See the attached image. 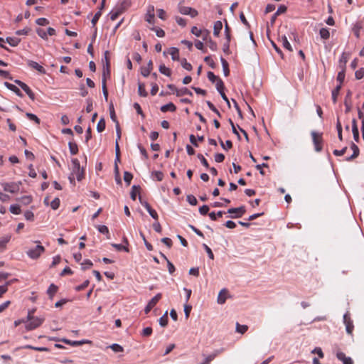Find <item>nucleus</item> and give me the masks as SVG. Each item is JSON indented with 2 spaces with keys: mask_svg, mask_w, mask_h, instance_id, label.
I'll use <instances>...</instances> for the list:
<instances>
[{
  "mask_svg": "<svg viewBox=\"0 0 364 364\" xmlns=\"http://www.w3.org/2000/svg\"><path fill=\"white\" fill-rule=\"evenodd\" d=\"M176 109V107L172 102H169L167 105H163L161 107V111L163 112H174Z\"/></svg>",
  "mask_w": 364,
  "mask_h": 364,
  "instance_id": "obj_19",
  "label": "nucleus"
},
{
  "mask_svg": "<svg viewBox=\"0 0 364 364\" xmlns=\"http://www.w3.org/2000/svg\"><path fill=\"white\" fill-rule=\"evenodd\" d=\"M207 77L208 78V80L214 83L220 77L216 76L213 72L211 71H208V73H207Z\"/></svg>",
  "mask_w": 364,
  "mask_h": 364,
  "instance_id": "obj_50",
  "label": "nucleus"
},
{
  "mask_svg": "<svg viewBox=\"0 0 364 364\" xmlns=\"http://www.w3.org/2000/svg\"><path fill=\"white\" fill-rule=\"evenodd\" d=\"M26 116L29 120L35 122L36 124H40V119L34 114L27 112Z\"/></svg>",
  "mask_w": 364,
  "mask_h": 364,
  "instance_id": "obj_46",
  "label": "nucleus"
},
{
  "mask_svg": "<svg viewBox=\"0 0 364 364\" xmlns=\"http://www.w3.org/2000/svg\"><path fill=\"white\" fill-rule=\"evenodd\" d=\"M62 342L66 343V344H69L70 346H81L84 343H88L90 341H86V340H82V341H70V340H68V339H66V338H63L61 340Z\"/></svg>",
  "mask_w": 364,
  "mask_h": 364,
  "instance_id": "obj_16",
  "label": "nucleus"
},
{
  "mask_svg": "<svg viewBox=\"0 0 364 364\" xmlns=\"http://www.w3.org/2000/svg\"><path fill=\"white\" fill-rule=\"evenodd\" d=\"M197 157L199 159V160L200 161L201 164L207 168H209V164L208 162V161L205 159V157L201 154H198L197 155Z\"/></svg>",
  "mask_w": 364,
  "mask_h": 364,
  "instance_id": "obj_58",
  "label": "nucleus"
},
{
  "mask_svg": "<svg viewBox=\"0 0 364 364\" xmlns=\"http://www.w3.org/2000/svg\"><path fill=\"white\" fill-rule=\"evenodd\" d=\"M312 141L314 145L315 151L320 152L323 149V137L322 133H318L315 131H312L311 133Z\"/></svg>",
  "mask_w": 364,
  "mask_h": 364,
  "instance_id": "obj_5",
  "label": "nucleus"
},
{
  "mask_svg": "<svg viewBox=\"0 0 364 364\" xmlns=\"http://www.w3.org/2000/svg\"><path fill=\"white\" fill-rule=\"evenodd\" d=\"M204 61L213 69H215L216 64L212 59L211 56H206L204 58Z\"/></svg>",
  "mask_w": 364,
  "mask_h": 364,
  "instance_id": "obj_45",
  "label": "nucleus"
},
{
  "mask_svg": "<svg viewBox=\"0 0 364 364\" xmlns=\"http://www.w3.org/2000/svg\"><path fill=\"white\" fill-rule=\"evenodd\" d=\"M128 5H129L128 1H124L123 2L121 3L120 5L117 6L109 13L110 19L112 21L116 20L119 17V16L124 12L126 6H127Z\"/></svg>",
  "mask_w": 364,
  "mask_h": 364,
  "instance_id": "obj_6",
  "label": "nucleus"
},
{
  "mask_svg": "<svg viewBox=\"0 0 364 364\" xmlns=\"http://www.w3.org/2000/svg\"><path fill=\"white\" fill-rule=\"evenodd\" d=\"M245 212L246 209L244 205L240 206L238 208H231L228 210V213L235 214L231 216L232 218H241L245 213Z\"/></svg>",
  "mask_w": 364,
  "mask_h": 364,
  "instance_id": "obj_9",
  "label": "nucleus"
},
{
  "mask_svg": "<svg viewBox=\"0 0 364 364\" xmlns=\"http://www.w3.org/2000/svg\"><path fill=\"white\" fill-rule=\"evenodd\" d=\"M219 141L221 147L225 150H228L232 147V143L230 140H227L225 143H224L223 140L219 138Z\"/></svg>",
  "mask_w": 364,
  "mask_h": 364,
  "instance_id": "obj_32",
  "label": "nucleus"
},
{
  "mask_svg": "<svg viewBox=\"0 0 364 364\" xmlns=\"http://www.w3.org/2000/svg\"><path fill=\"white\" fill-rule=\"evenodd\" d=\"M209 206L208 205H203V206L200 207L199 208V213L202 215H205L206 214H208V211H209Z\"/></svg>",
  "mask_w": 364,
  "mask_h": 364,
  "instance_id": "obj_62",
  "label": "nucleus"
},
{
  "mask_svg": "<svg viewBox=\"0 0 364 364\" xmlns=\"http://www.w3.org/2000/svg\"><path fill=\"white\" fill-rule=\"evenodd\" d=\"M282 44L284 48L289 51H292V48L289 42L288 41L287 37L284 36L282 38Z\"/></svg>",
  "mask_w": 364,
  "mask_h": 364,
  "instance_id": "obj_48",
  "label": "nucleus"
},
{
  "mask_svg": "<svg viewBox=\"0 0 364 364\" xmlns=\"http://www.w3.org/2000/svg\"><path fill=\"white\" fill-rule=\"evenodd\" d=\"M343 322L346 325V330L348 334L352 335L353 331L354 329V326L353 321L350 318V315L349 312H346L343 315Z\"/></svg>",
  "mask_w": 364,
  "mask_h": 364,
  "instance_id": "obj_8",
  "label": "nucleus"
},
{
  "mask_svg": "<svg viewBox=\"0 0 364 364\" xmlns=\"http://www.w3.org/2000/svg\"><path fill=\"white\" fill-rule=\"evenodd\" d=\"M161 257H162L167 262V266H168V272L171 274H172L175 272V270H176V268H175L174 265L167 259L166 255H164L161 252Z\"/></svg>",
  "mask_w": 364,
  "mask_h": 364,
  "instance_id": "obj_27",
  "label": "nucleus"
},
{
  "mask_svg": "<svg viewBox=\"0 0 364 364\" xmlns=\"http://www.w3.org/2000/svg\"><path fill=\"white\" fill-rule=\"evenodd\" d=\"M35 243H37L36 246L33 248L29 249L26 252V255L33 259H38L42 253L45 252V248L40 244L39 241H36Z\"/></svg>",
  "mask_w": 364,
  "mask_h": 364,
  "instance_id": "obj_4",
  "label": "nucleus"
},
{
  "mask_svg": "<svg viewBox=\"0 0 364 364\" xmlns=\"http://www.w3.org/2000/svg\"><path fill=\"white\" fill-rule=\"evenodd\" d=\"M6 42H7L11 46L16 47L21 42V39L16 37H7L6 38Z\"/></svg>",
  "mask_w": 364,
  "mask_h": 364,
  "instance_id": "obj_23",
  "label": "nucleus"
},
{
  "mask_svg": "<svg viewBox=\"0 0 364 364\" xmlns=\"http://www.w3.org/2000/svg\"><path fill=\"white\" fill-rule=\"evenodd\" d=\"M140 186H133L132 188V191L130 193L131 198L133 200H135L136 198V195L139 193Z\"/></svg>",
  "mask_w": 364,
  "mask_h": 364,
  "instance_id": "obj_29",
  "label": "nucleus"
},
{
  "mask_svg": "<svg viewBox=\"0 0 364 364\" xmlns=\"http://www.w3.org/2000/svg\"><path fill=\"white\" fill-rule=\"evenodd\" d=\"M230 32H231V29H230V26H228L227 21H225V38H226V40H228V41H231Z\"/></svg>",
  "mask_w": 364,
  "mask_h": 364,
  "instance_id": "obj_44",
  "label": "nucleus"
},
{
  "mask_svg": "<svg viewBox=\"0 0 364 364\" xmlns=\"http://www.w3.org/2000/svg\"><path fill=\"white\" fill-rule=\"evenodd\" d=\"M72 163V171L68 178L72 184H75V178L78 181H80L84 178V170L80 167V161L77 159H73Z\"/></svg>",
  "mask_w": 364,
  "mask_h": 364,
  "instance_id": "obj_1",
  "label": "nucleus"
},
{
  "mask_svg": "<svg viewBox=\"0 0 364 364\" xmlns=\"http://www.w3.org/2000/svg\"><path fill=\"white\" fill-rule=\"evenodd\" d=\"M223 28V23L220 21H217L214 23L213 26V35L215 36H218L220 31Z\"/></svg>",
  "mask_w": 364,
  "mask_h": 364,
  "instance_id": "obj_21",
  "label": "nucleus"
},
{
  "mask_svg": "<svg viewBox=\"0 0 364 364\" xmlns=\"http://www.w3.org/2000/svg\"><path fill=\"white\" fill-rule=\"evenodd\" d=\"M248 329V326L247 325H240L239 323H236V331L240 333L241 334H244Z\"/></svg>",
  "mask_w": 364,
  "mask_h": 364,
  "instance_id": "obj_38",
  "label": "nucleus"
},
{
  "mask_svg": "<svg viewBox=\"0 0 364 364\" xmlns=\"http://www.w3.org/2000/svg\"><path fill=\"white\" fill-rule=\"evenodd\" d=\"M203 31V34H200V36H202V38L204 41H208L209 39H210V31H208V29H204L202 31Z\"/></svg>",
  "mask_w": 364,
  "mask_h": 364,
  "instance_id": "obj_56",
  "label": "nucleus"
},
{
  "mask_svg": "<svg viewBox=\"0 0 364 364\" xmlns=\"http://www.w3.org/2000/svg\"><path fill=\"white\" fill-rule=\"evenodd\" d=\"M105 121L103 118H101L97 124V130L98 132H102L105 129Z\"/></svg>",
  "mask_w": 364,
  "mask_h": 364,
  "instance_id": "obj_40",
  "label": "nucleus"
},
{
  "mask_svg": "<svg viewBox=\"0 0 364 364\" xmlns=\"http://www.w3.org/2000/svg\"><path fill=\"white\" fill-rule=\"evenodd\" d=\"M163 54L166 55L167 54H170L171 55V58L173 60H179V50L178 48L175 47H171L168 49L167 51H164Z\"/></svg>",
  "mask_w": 364,
  "mask_h": 364,
  "instance_id": "obj_12",
  "label": "nucleus"
},
{
  "mask_svg": "<svg viewBox=\"0 0 364 364\" xmlns=\"http://www.w3.org/2000/svg\"><path fill=\"white\" fill-rule=\"evenodd\" d=\"M81 266L82 269H87L92 266V262L90 259H86L81 264Z\"/></svg>",
  "mask_w": 364,
  "mask_h": 364,
  "instance_id": "obj_64",
  "label": "nucleus"
},
{
  "mask_svg": "<svg viewBox=\"0 0 364 364\" xmlns=\"http://www.w3.org/2000/svg\"><path fill=\"white\" fill-rule=\"evenodd\" d=\"M350 149L353 150V154L350 156L346 158V161H353V159L357 158L360 154V150H359L358 146L353 142H351Z\"/></svg>",
  "mask_w": 364,
  "mask_h": 364,
  "instance_id": "obj_13",
  "label": "nucleus"
},
{
  "mask_svg": "<svg viewBox=\"0 0 364 364\" xmlns=\"http://www.w3.org/2000/svg\"><path fill=\"white\" fill-rule=\"evenodd\" d=\"M145 19L149 24V28L155 31L156 35L159 37V28H158L157 27H154L155 20L154 6H149L145 16Z\"/></svg>",
  "mask_w": 364,
  "mask_h": 364,
  "instance_id": "obj_3",
  "label": "nucleus"
},
{
  "mask_svg": "<svg viewBox=\"0 0 364 364\" xmlns=\"http://www.w3.org/2000/svg\"><path fill=\"white\" fill-rule=\"evenodd\" d=\"M112 246L113 247H114L118 251L124 250L125 252H129L128 247L124 246V245H122L121 244H114V243H113V244H112Z\"/></svg>",
  "mask_w": 364,
  "mask_h": 364,
  "instance_id": "obj_54",
  "label": "nucleus"
},
{
  "mask_svg": "<svg viewBox=\"0 0 364 364\" xmlns=\"http://www.w3.org/2000/svg\"><path fill=\"white\" fill-rule=\"evenodd\" d=\"M152 70V62L150 60L146 67L141 68V73L144 77L149 76L150 71Z\"/></svg>",
  "mask_w": 364,
  "mask_h": 364,
  "instance_id": "obj_22",
  "label": "nucleus"
},
{
  "mask_svg": "<svg viewBox=\"0 0 364 364\" xmlns=\"http://www.w3.org/2000/svg\"><path fill=\"white\" fill-rule=\"evenodd\" d=\"M109 348L115 353H119L123 351V348L117 343H114L111 345Z\"/></svg>",
  "mask_w": 364,
  "mask_h": 364,
  "instance_id": "obj_55",
  "label": "nucleus"
},
{
  "mask_svg": "<svg viewBox=\"0 0 364 364\" xmlns=\"http://www.w3.org/2000/svg\"><path fill=\"white\" fill-rule=\"evenodd\" d=\"M228 290L225 289H222L218 296V303L223 304L225 302L228 295Z\"/></svg>",
  "mask_w": 364,
  "mask_h": 364,
  "instance_id": "obj_17",
  "label": "nucleus"
},
{
  "mask_svg": "<svg viewBox=\"0 0 364 364\" xmlns=\"http://www.w3.org/2000/svg\"><path fill=\"white\" fill-rule=\"evenodd\" d=\"M355 78L357 80H360L364 77V68H361L355 71Z\"/></svg>",
  "mask_w": 364,
  "mask_h": 364,
  "instance_id": "obj_60",
  "label": "nucleus"
},
{
  "mask_svg": "<svg viewBox=\"0 0 364 364\" xmlns=\"http://www.w3.org/2000/svg\"><path fill=\"white\" fill-rule=\"evenodd\" d=\"M341 85H338L333 90H332V101L333 104L337 102V98L339 95L340 90L341 89Z\"/></svg>",
  "mask_w": 364,
  "mask_h": 364,
  "instance_id": "obj_25",
  "label": "nucleus"
},
{
  "mask_svg": "<svg viewBox=\"0 0 364 364\" xmlns=\"http://www.w3.org/2000/svg\"><path fill=\"white\" fill-rule=\"evenodd\" d=\"M24 217H25L26 220H29V221H33L34 220V214L31 210H26L24 213Z\"/></svg>",
  "mask_w": 364,
  "mask_h": 364,
  "instance_id": "obj_57",
  "label": "nucleus"
},
{
  "mask_svg": "<svg viewBox=\"0 0 364 364\" xmlns=\"http://www.w3.org/2000/svg\"><path fill=\"white\" fill-rule=\"evenodd\" d=\"M215 86H216V89L218 91V92L220 93V95L221 93L224 92L225 85H224V83H223V80L220 78H219L216 81Z\"/></svg>",
  "mask_w": 364,
  "mask_h": 364,
  "instance_id": "obj_34",
  "label": "nucleus"
},
{
  "mask_svg": "<svg viewBox=\"0 0 364 364\" xmlns=\"http://www.w3.org/2000/svg\"><path fill=\"white\" fill-rule=\"evenodd\" d=\"M183 1H181L178 5V11L183 15H188L190 13L191 7L185 6L182 5Z\"/></svg>",
  "mask_w": 364,
  "mask_h": 364,
  "instance_id": "obj_24",
  "label": "nucleus"
},
{
  "mask_svg": "<svg viewBox=\"0 0 364 364\" xmlns=\"http://www.w3.org/2000/svg\"><path fill=\"white\" fill-rule=\"evenodd\" d=\"M195 46L197 49L202 50L203 53H205L207 50L204 49L203 43L199 40L195 41Z\"/></svg>",
  "mask_w": 364,
  "mask_h": 364,
  "instance_id": "obj_59",
  "label": "nucleus"
},
{
  "mask_svg": "<svg viewBox=\"0 0 364 364\" xmlns=\"http://www.w3.org/2000/svg\"><path fill=\"white\" fill-rule=\"evenodd\" d=\"M168 312L166 311L165 314L161 316V326H166L168 323Z\"/></svg>",
  "mask_w": 364,
  "mask_h": 364,
  "instance_id": "obj_53",
  "label": "nucleus"
},
{
  "mask_svg": "<svg viewBox=\"0 0 364 364\" xmlns=\"http://www.w3.org/2000/svg\"><path fill=\"white\" fill-rule=\"evenodd\" d=\"M21 185V181L1 183V186L4 188V191L6 192L11 193H17L20 189Z\"/></svg>",
  "mask_w": 364,
  "mask_h": 364,
  "instance_id": "obj_7",
  "label": "nucleus"
},
{
  "mask_svg": "<svg viewBox=\"0 0 364 364\" xmlns=\"http://www.w3.org/2000/svg\"><path fill=\"white\" fill-rule=\"evenodd\" d=\"M16 200L18 201H21L22 203V204L27 205L32 202V196L30 195L23 196L19 198H17Z\"/></svg>",
  "mask_w": 364,
  "mask_h": 364,
  "instance_id": "obj_28",
  "label": "nucleus"
},
{
  "mask_svg": "<svg viewBox=\"0 0 364 364\" xmlns=\"http://www.w3.org/2000/svg\"><path fill=\"white\" fill-rule=\"evenodd\" d=\"M319 33H320L321 38L324 40H327L330 37V33H329V31L328 28H322L320 30Z\"/></svg>",
  "mask_w": 364,
  "mask_h": 364,
  "instance_id": "obj_35",
  "label": "nucleus"
},
{
  "mask_svg": "<svg viewBox=\"0 0 364 364\" xmlns=\"http://www.w3.org/2000/svg\"><path fill=\"white\" fill-rule=\"evenodd\" d=\"M60 199L58 198H55L50 203V206L52 209L57 210L60 206Z\"/></svg>",
  "mask_w": 364,
  "mask_h": 364,
  "instance_id": "obj_51",
  "label": "nucleus"
},
{
  "mask_svg": "<svg viewBox=\"0 0 364 364\" xmlns=\"http://www.w3.org/2000/svg\"><path fill=\"white\" fill-rule=\"evenodd\" d=\"M175 19H176V23L179 26H181L182 27H185L186 26L187 23H186V20L185 18H183L180 16H176Z\"/></svg>",
  "mask_w": 364,
  "mask_h": 364,
  "instance_id": "obj_61",
  "label": "nucleus"
},
{
  "mask_svg": "<svg viewBox=\"0 0 364 364\" xmlns=\"http://www.w3.org/2000/svg\"><path fill=\"white\" fill-rule=\"evenodd\" d=\"M14 82L17 84L23 91H25V92L28 95V96L31 100L33 101L35 100L34 93L26 83L21 82L19 80H14Z\"/></svg>",
  "mask_w": 364,
  "mask_h": 364,
  "instance_id": "obj_10",
  "label": "nucleus"
},
{
  "mask_svg": "<svg viewBox=\"0 0 364 364\" xmlns=\"http://www.w3.org/2000/svg\"><path fill=\"white\" fill-rule=\"evenodd\" d=\"M186 200L191 205H196L198 203V200L193 195H188L186 197Z\"/></svg>",
  "mask_w": 364,
  "mask_h": 364,
  "instance_id": "obj_49",
  "label": "nucleus"
},
{
  "mask_svg": "<svg viewBox=\"0 0 364 364\" xmlns=\"http://www.w3.org/2000/svg\"><path fill=\"white\" fill-rule=\"evenodd\" d=\"M28 65L31 67L33 69L36 70L40 73L44 74L46 73V70L43 68V66L39 65L37 62L33 61V60H28Z\"/></svg>",
  "mask_w": 364,
  "mask_h": 364,
  "instance_id": "obj_15",
  "label": "nucleus"
},
{
  "mask_svg": "<svg viewBox=\"0 0 364 364\" xmlns=\"http://www.w3.org/2000/svg\"><path fill=\"white\" fill-rule=\"evenodd\" d=\"M58 287L54 284H51L48 290H47V294H48L49 297L52 299L53 296L55 295V294L58 291Z\"/></svg>",
  "mask_w": 364,
  "mask_h": 364,
  "instance_id": "obj_26",
  "label": "nucleus"
},
{
  "mask_svg": "<svg viewBox=\"0 0 364 364\" xmlns=\"http://www.w3.org/2000/svg\"><path fill=\"white\" fill-rule=\"evenodd\" d=\"M97 230L98 231L100 232V233H102V234H105L107 235V237L109 239V229L106 226V225H98L97 226Z\"/></svg>",
  "mask_w": 364,
  "mask_h": 364,
  "instance_id": "obj_37",
  "label": "nucleus"
},
{
  "mask_svg": "<svg viewBox=\"0 0 364 364\" xmlns=\"http://www.w3.org/2000/svg\"><path fill=\"white\" fill-rule=\"evenodd\" d=\"M132 178L133 176L131 173L128 171H125L124 173V181L127 183L128 186L130 184Z\"/></svg>",
  "mask_w": 364,
  "mask_h": 364,
  "instance_id": "obj_52",
  "label": "nucleus"
},
{
  "mask_svg": "<svg viewBox=\"0 0 364 364\" xmlns=\"http://www.w3.org/2000/svg\"><path fill=\"white\" fill-rule=\"evenodd\" d=\"M11 213L15 215H18L21 213L20 205L18 204L11 205L9 208Z\"/></svg>",
  "mask_w": 364,
  "mask_h": 364,
  "instance_id": "obj_33",
  "label": "nucleus"
},
{
  "mask_svg": "<svg viewBox=\"0 0 364 364\" xmlns=\"http://www.w3.org/2000/svg\"><path fill=\"white\" fill-rule=\"evenodd\" d=\"M185 95H188L190 96H193L192 92H191L188 88L183 87L180 90H176V96H183Z\"/></svg>",
  "mask_w": 364,
  "mask_h": 364,
  "instance_id": "obj_31",
  "label": "nucleus"
},
{
  "mask_svg": "<svg viewBox=\"0 0 364 364\" xmlns=\"http://www.w3.org/2000/svg\"><path fill=\"white\" fill-rule=\"evenodd\" d=\"M345 76H346L345 68H343L341 71L338 72V75H337L336 80H337V81L339 82L338 85H341L342 86V83L344 81Z\"/></svg>",
  "mask_w": 364,
  "mask_h": 364,
  "instance_id": "obj_39",
  "label": "nucleus"
},
{
  "mask_svg": "<svg viewBox=\"0 0 364 364\" xmlns=\"http://www.w3.org/2000/svg\"><path fill=\"white\" fill-rule=\"evenodd\" d=\"M138 92L139 95L141 97H146L147 96V92L145 90V86L143 83H139L138 86Z\"/></svg>",
  "mask_w": 364,
  "mask_h": 364,
  "instance_id": "obj_41",
  "label": "nucleus"
},
{
  "mask_svg": "<svg viewBox=\"0 0 364 364\" xmlns=\"http://www.w3.org/2000/svg\"><path fill=\"white\" fill-rule=\"evenodd\" d=\"M220 61L222 63L224 75L227 77L230 75L229 63L223 57L220 58Z\"/></svg>",
  "mask_w": 364,
  "mask_h": 364,
  "instance_id": "obj_20",
  "label": "nucleus"
},
{
  "mask_svg": "<svg viewBox=\"0 0 364 364\" xmlns=\"http://www.w3.org/2000/svg\"><path fill=\"white\" fill-rule=\"evenodd\" d=\"M351 97H352V92L348 90L347 91L345 100H344V105L346 107L345 112L348 113L351 110L352 103H351Z\"/></svg>",
  "mask_w": 364,
  "mask_h": 364,
  "instance_id": "obj_11",
  "label": "nucleus"
},
{
  "mask_svg": "<svg viewBox=\"0 0 364 364\" xmlns=\"http://www.w3.org/2000/svg\"><path fill=\"white\" fill-rule=\"evenodd\" d=\"M4 85L9 90L15 92L18 96L23 97L22 92L20 91V90L16 85H14L11 83L7 82H6L4 83Z\"/></svg>",
  "mask_w": 364,
  "mask_h": 364,
  "instance_id": "obj_18",
  "label": "nucleus"
},
{
  "mask_svg": "<svg viewBox=\"0 0 364 364\" xmlns=\"http://www.w3.org/2000/svg\"><path fill=\"white\" fill-rule=\"evenodd\" d=\"M363 26L360 23H356L353 28L355 36L358 38L360 37V31Z\"/></svg>",
  "mask_w": 364,
  "mask_h": 364,
  "instance_id": "obj_42",
  "label": "nucleus"
},
{
  "mask_svg": "<svg viewBox=\"0 0 364 364\" xmlns=\"http://www.w3.org/2000/svg\"><path fill=\"white\" fill-rule=\"evenodd\" d=\"M207 45L208 46V47L210 48L211 50L213 51H216L218 50V45H217V43L215 42L214 41H213L211 38L209 39L207 42H206Z\"/></svg>",
  "mask_w": 364,
  "mask_h": 364,
  "instance_id": "obj_47",
  "label": "nucleus"
},
{
  "mask_svg": "<svg viewBox=\"0 0 364 364\" xmlns=\"http://www.w3.org/2000/svg\"><path fill=\"white\" fill-rule=\"evenodd\" d=\"M36 22L39 26H46L49 23V21L46 18H39Z\"/></svg>",
  "mask_w": 364,
  "mask_h": 364,
  "instance_id": "obj_63",
  "label": "nucleus"
},
{
  "mask_svg": "<svg viewBox=\"0 0 364 364\" xmlns=\"http://www.w3.org/2000/svg\"><path fill=\"white\" fill-rule=\"evenodd\" d=\"M69 150L71 154L75 155L78 152V146L77 144L75 142L70 141L68 143Z\"/></svg>",
  "mask_w": 364,
  "mask_h": 364,
  "instance_id": "obj_30",
  "label": "nucleus"
},
{
  "mask_svg": "<svg viewBox=\"0 0 364 364\" xmlns=\"http://www.w3.org/2000/svg\"><path fill=\"white\" fill-rule=\"evenodd\" d=\"M206 104L210 110L214 112L219 117H221V114L210 101H206Z\"/></svg>",
  "mask_w": 364,
  "mask_h": 364,
  "instance_id": "obj_43",
  "label": "nucleus"
},
{
  "mask_svg": "<svg viewBox=\"0 0 364 364\" xmlns=\"http://www.w3.org/2000/svg\"><path fill=\"white\" fill-rule=\"evenodd\" d=\"M336 357L343 363V364H353V361L351 358L347 357L343 352H338L336 353Z\"/></svg>",
  "mask_w": 364,
  "mask_h": 364,
  "instance_id": "obj_14",
  "label": "nucleus"
},
{
  "mask_svg": "<svg viewBox=\"0 0 364 364\" xmlns=\"http://www.w3.org/2000/svg\"><path fill=\"white\" fill-rule=\"evenodd\" d=\"M179 60L181 62V66L186 70L191 71L193 69L191 64L188 63L186 58H182Z\"/></svg>",
  "mask_w": 364,
  "mask_h": 364,
  "instance_id": "obj_36",
  "label": "nucleus"
},
{
  "mask_svg": "<svg viewBox=\"0 0 364 364\" xmlns=\"http://www.w3.org/2000/svg\"><path fill=\"white\" fill-rule=\"evenodd\" d=\"M43 318L35 317L31 315V312H28L27 316V321L26 324V328L28 331L33 330L40 326L43 322Z\"/></svg>",
  "mask_w": 364,
  "mask_h": 364,
  "instance_id": "obj_2",
  "label": "nucleus"
}]
</instances>
